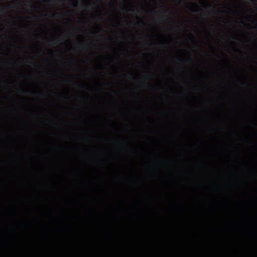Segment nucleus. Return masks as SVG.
Masks as SVG:
<instances>
[{
	"instance_id": "obj_6",
	"label": "nucleus",
	"mask_w": 257,
	"mask_h": 257,
	"mask_svg": "<svg viewBox=\"0 0 257 257\" xmlns=\"http://www.w3.org/2000/svg\"><path fill=\"white\" fill-rule=\"evenodd\" d=\"M0 13L5 14L6 13L5 11H4V9H0Z\"/></svg>"
},
{
	"instance_id": "obj_3",
	"label": "nucleus",
	"mask_w": 257,
	"mask_h": 257,
	"mask_svg": "<svg viewBox=\"0 0 257 257\" xmlns=\"http://www.w3.org/2000/svg\"><path fill=\"white\" fill-rule=\"evenodd\" d=\"M189 40H191L193 44L195 43V40H194V36H193L192 34L190 35V38H189Z\"/></svg>"
},
{
	"instance_id": "obj_12",
	"label": "nucleus",
	"mask_w": 257,
	"mask_h": 257,
	"mask_svg": "<svg viewBox=\"0 0 257 257\" xmlns=\"http://www.w3.org/2000/svg\"><path fill=\"white\" fill-rule=\"evenodd\" d=\"M129 11H130L131 12H134V9H130Z\"/></svg>"
},
{
	"instance_id": "obj_19",
	"label": "nucleus",
	"mask_w": 257,
	"mask_h": 257,
	"mask_svg": "<svg viewBox=\"0 0 257 257\" xmlns=\"http://www.w3.org/2000/svg\"><path fill=\"white\" fill-rule=\"evenodd\" d=\"M83 7L82 5H80V7L82 8Z\"/></svg>"
},
{
	"instance_id": "obj_22",
	"label": "nucleus",
	"mask_w": 257,
	"mask_h": 257,
	"mask_svg": "<svg viewBox=\"0 0 257 257\" xmlns=\"http://www.w3.org/2000/svg\"><path fill=\"white\" fill-rule=\"evenodd\" d=\"M166 18H167V19H168V15L166 16Z\"/></svg>"
},
{
	"instance_id": "obj_4",
	"label": "nucleus",
	"mask_w": 257,
	"mask_h": 257,
	"mask_svg": "<svg viewBox=\"0 0 257 257\" xmlns=\"http://www.w3.org/2000/svg\"><path fill=\"white\" fill-rule=\"evenodd\" d=\"M176 2L180 4H184V1H183L182 0H176Z\"/></svg>"
},
{
	"instance_id": "obj_23",
	"label": "nucleus",
	"mask_w": 257,
	"mask_h": 257,
	"mask_svg": "<svg viewBox=\"0 0 257 257\" xmlns=\"http://www.w3.org/2000/svg\"><path fill=\"white\" fill-rule=\"evenodd\" d=\"M70 1H71V0H70Z\"/></svg>"
},
{
	"instance_id": "obj_15",
	"label": "nucleus",
	"mask_w": 257,
	"mask_h": 257,
	"mask_svg": "<svg viewBox=\"0 0 257 257\" xmlns=\"http://www.w3.org/2000/svg\"><path fill=\"white\" fill-rule=\"evenodd\" d=\"M177 28H178V29H179V30H180V27L177 26Z\"/></svg>"
},
{
	"instance_id": "obj_9",
	"label": "nucleus",
	"mask_w": 257,
	"mask_h": 257,
	"mask_svg": "<svg viewBox=\"0 0 257 257\" xmlns=\"http://www.w3.org/2000/svg\"><path fill=\"white\" fill-rule=\"evenodd\" d=\"M165 13L167 14H169V9H167V10L165 11Z\"/></svg>"
},
{
	"instance_id": "obj_17",
	"label": "nucleus",
	"mask_w": 257,
	"mask_h": 257,
	"mask_svg": "<svg viewBox=\"0 0 257 257\" xmlns=\"http://www.w3.org/2000/svg\"><path fill=\"white\" fill-rule=\"evenodd\" d=\"M80 87H81L82 88H85V87L83 86H80Z\"/></svg>"
},
{
	"instance_id": "obj_1",
	"label": "nucleus",
	"mask_w": 257,
	"mask_h": 257,
	"mask_svg": "<svg viewBox=\"0 0 257 257\" xmlns=\"http://www.w3.org/2000/svg\"><path fill=\"white\" fill-rule=\"evenodd\" d=\"M137 19L139 20V22H138V25H144L145 22L143 20L140 18H139L138 17H137Z\"/></svg>"
},
{
	"instance_id": "obj_10",
	"label": "nucleus",
	"mask_w": 257,
	"mask_h": 257,
	"mask_svg": "<svg viewBox=\"0 0 257 257\" xmlns=\"http://www.w3.org/2000/svg\"><path fill=\"white\" fill-rule=\"evenodd\" d=\"M59 14H55L53 15V17H55L56 16H58Z\"/></svg>"
},
{
	"instance_id": "obj_14",
	"label": "nucleus",
	"mask_w": 257,
	"mask_h": 257,
	"mask_svg": "<svg viewBox=\"0 0 257 257\" xmlns=\"http://www.w3.org/2000/svg\"><path fill=\"white\" fill-rule=\"evenodd\" d=\"M115 21H116V23H117L118 24L119 23V22H118V21L117 20H115Z\"/></svg>"
},
{
	"instance_id": "obj_18",
	"label": "nucleus",
	"mask_w": 257,
	"mask_h": 257,
	"mask_svg": "<svg viewBox=\"0 0 257 257\" xmlns=\"http://www.w3.org/2000/svg\"><path fill=\"white\" fill-rule=\"evenodd\" d=\"M163 14V13H160V15H162Z\"/></svg>"
},
{
	"instance_id": "obj_2",
	"label": "nucleus",
	"mask_w": 257,
	"mask_h": 257,
	"mask_svg": "<svg viewBox=\"0 0 257 257\" xmlns=\"http://www.w3.org/2000/svg\"><path fill=\"white\" fill-rule=\"evenodd\" d=\"M21 91H22V92H23V93H27V94H30L32 93V91H31L29 90H25L21 88Z\"/></svg>"
},
{
	"instance_id": "obj_11",
	"label": "nucleus",
	"mask_w": 257,
	"mask_h": 257,
	"mask_svg": "<svg viewBox=\"0 0 257 257\" xmlns=\"http://www.w3.org/2000/svg\"><path fill=\"white\" fill-rule=\"evenodd\" d=\"M63 2V0H58V2L62 3Z\"/></svg>"
},
{
	"instance_id": "obj_8",
	"label": "nucleus",
	"mask_w": 257,
	"mask_h": 257,
	"mask_svg": "<svg viewBox=\"0 0 257 257\" xmlns=\"http://www.w3.org/2000/svg\"><path fill=\"white\" fill-rule=\"evenodd\" d=\"M176 59L179 62H182V60H181V59H180L179 57H177Z\"/></svg>"
},
{
	"instance_id": "obj_5",
	"label": "nucleus",
	"mask_w": 257,
	"mask_h": 257,
	"mask_svg": "<svg viewBox=\"0 0 257 257\" xmlns=\"http://www.w3.org/2000/svg\"><path fill=\"white\" fill-rule=\"evenodd\" d=\"M71 7L75 8L76 7V5L75 4V3H72V4H71Z\"/></svg>"
},
{
	"instance_id": "obj_7",
	"label": "nucleus",
	"mask_w": 257,
	"mask_h": 257,
	"mask_svg": "<svg viewBox=\"0 0 257 257\" xmlns=\"http://www.w3.org/2000/svg\"><path fill=\"white\" fill-rule=\"evenodd\" d=\"M211 7V6L210 5H209L207 7H205V6H203V8H204L205 9H207V8H210Z\"/></svg>"
},
{
	"instance_id": "obj_16",
	"label": "nucleus",
	"mask_w": 257,
	"mask_h": 257,
	"mask_svg": "<svg viewBox=\"0 0 257 257\" xmlns=\"http://www.w3.org/2000/svg\"><path fill=\"white\" fill-rule=\"evenodd\" d=\"M124 11H125V12H127V9L126 8H124Z\"/></svg>"
},
{
	"instance_id": "obj_20",
	"label": "nucleus",
	"mask_w": 257,
	"mask_h": 257,
	"mask_svg": "<svg viewBox=\"0 0 257 257\" xmlns=\"http://www.w3.org/2000/svg\"><path fill=\"white\" fill-rule=\"evenodd\" d=\"M53 94H54V95H55V96H56V93L55 92H54Z\"/></svg>"
},
{
	"instance_id": "obj_21",
	"label": "nucleus",
	"mask_w": 257,
	"mask_h": 257,
	"mask_svg": "<svg viewBox=\"0 0 257 257\" xmlns=\"http://www.w3.org/2000/svg\"><path fill=\"white\" fill-rule=\"evenodd\" d=\"M248 1H249L250 2H253V0H248Z\"/></svg>"
},
{
	"instance_id": "obj_13",
	"label": "nucleus",
	"mask_w": 257,
	"mask_h": 257,
	"mask_svg": "<svg viewBox=\"0 0 257 257\" xmlns=\"http://www.w3.org/2000/svg\"><path fill=\"white\" fill-rule=\"evenodd\" d=\"M240 24H244V23H243L242 21H240Z\"/></svg>"
}]
</instances>
